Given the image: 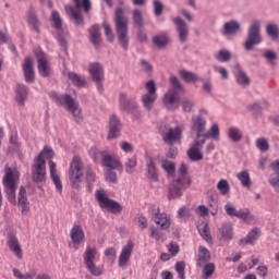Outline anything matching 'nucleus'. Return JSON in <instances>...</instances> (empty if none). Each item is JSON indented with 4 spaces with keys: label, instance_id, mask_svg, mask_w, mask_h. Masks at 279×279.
Returning <instances> with one entry per match:
<instances>
[{
    "label": "nucleus",
    "instance_id": "nucleus-41",
    "mask_svg": "<svg viewBox=\"0 0 279 279\" xmlns=\"http://www.w3.org/2000/svg\"><path fill=\"white\" fill-rule=\"evenodd\" d=\"M108 151L99 150L97 148L89 149V156L93 158L94 162H104L105 157L107 156Z\"/></svg>",
    "mask_w": 279,
    "mask_h": 279
},
{
    "label": "nucleus",
    "instance_id": "nucleus-19",
    "mask_svg": "<svg viewBox=\"0 0 279 279\" xmlns=\"http://www.w3.org/2000/svg\"><path fill=\"white\" fill-rule=\"evenodd\" d=\"M206 130V119L204 117H193L191 122V132L192 134H196L195 141H199L202 138L203 132Z\"/></svg>",
    "mask_w": 279,
    "mask_h": 279
},
{
    "label": "nucleus",
    "instance_id": "nucleus-33",
    "mask_svg": "<svg viewBox=\"0 0 279 279\" xmlns=\"http://www.w3.org/2000/svg\"><path fill=\"white\" fill-rule=\"evenodd\" d=\"M28 25L34 32L40 34V21H38V16L34 9H31L28 12Z\"/></svg>",
    "mask_w": 279,
    "mask_h": 279
},
{
    "label": "nucleus",
    "instance_id": "nucleus-50",
    "mask_svg": "<svg viewBox=\"0 0 279 279\" xmlns=\"http://www.w3.org/2000/svg\"><path fill=\"white\" fill-rule=\"evenodd\" d=\"M95 180H97V175H95V172L93 171V169L88 168L86 170V182H87V191L90 193L93 191V182H95Z\"/></svg>",
    "mask_w": 279,
    "mask_h": 279
},
{
    "label": "nucleus",
    "instance_id": "nucleus-62",
    "mask_svg": "<svg viewBox=\"0 0 279 279\" xmlns=\"http://www.w3.org/2000/svg\"><path fill=\"white\" fill-rule=\"evenodd\" d=\"M194 106L195 102H193V100L185 99L182 101L183 112H192Z\"/></svg>",
    "mask_w": 279,
    "mask_h": 279
},
{
    "label": "nucleus",
    "instance_id": "nucleus-40",
    "mask_svg": "<svg viewBox=\"0 0 279 279\" xmlns=\"http://www.w3.org/2000/svg\"><path fill=\"white\" fill-rule=\"evenodd\" d=\"M136 165H138L136 156L126 158V160L124 161L125 173L132 175V173H134V169H136Z\"/></svg>",
    "mask_w": 279,
    "mask_h": 279
},
{
    "label": "nucleus",
    "instance_id": "nucleus-36",
    "mask_svg": "<svg viewBox=\"0 0 279 279\" xmlns=\"http://www.w3.org/2000/svg\"><path fill=\"white\" fill-rule=\"evenodd\" d=\"M156 99H158V95L153 94H144L142 96V104L146 110H151L154 108V104H156Z\"/></svg>",
    "mask_w": 279,
    "mask_h": 279
},
{
    "label": "nucleus",
    "instance_id": "nucleus-16",
    "mask_svg": "<svg viewBox=\"0 0 279 279\" xmlns=\"http://www.w3.org/2000/svg\"><path fill=\"white\" fill-rule=\"evenodd\" d=\"M206 145V140H194L191 148L187 150V158L192 160V162H198V160H204V155L199 149Z\"/></svg>",
    "mask_w": 279,
    "mask_h": 279
},
{
    "label": "nucleus",
    "instance_id": "nucleus-12",
    "mask_svg": "<svg viewBox=\"0 0 279 279\" xmlns=\"http://www.w3.org/2000/svg\"><path fill=\"white\" fill-rule=\"evenodd\" d=\"M51 22L52 27H54L57 32V40L60 44V47L63 48L64 51H66V39L64 36L66 33H64V29H62V17L60 16V13L58 11H52L51 13Z\"/></svg>",
    "mask_w": 279,
    "mask_h": 279
},
{
    "label": "nucleus",
    "instance_id": "nucleus-9",
    "mask_svg": "<svg viewBox=\"0 0 279 279\" xmlns=\"http://www.w3.org/2000/svg\"><path fill=\"white\" fill-rule=\"evenodd\" d=\"M263 43V37L260 36V22H253L247 31V38L243 45L245 51H254L256 45Z\"/></svg>",
    "mask_w": 279,
    "mask_h": 279
},
{
    "label": "nucleus",
    "instance_id": "nucleus-48",
    "mask_svg": "<svg viewBox=\"0 0 279 279\" xmlns=\"http://www.w3.org/2000/svg\"><path fill=\"white\" fill-rule=\"evenodd\" d=\"M119 99H120V108L124 111L129 109L134 102L132 101V99H130V97H128V94L125 93H121L119 96Z\"/></svg>",
    "mask_w": 279,
    "mask_h": 279
},
{
    "label": "nucleus",
    "instance_id": "nucleus-24",
    "mask_svg": "<svg viewBox=\"0 0 279 279\" xmlns=\"http://www.w3.org/2000/svg\"><path fill=\"white\" fill-rule=\"evenodd\" d=\"M35 56H37L38 58L37 64H38L39 75H41V77H49V72H50L49 61L45 59L44 52H41L40 50H36Z\"/></svg>",
    "mask_w": 279,
    "mask_h": 279
},
{
    "label": "nucleus",
    "instance_id": "nucleus-31",
    "mask_svg": "<svg viewBox=\"0 0 279 279\" xmlns=\"http://www.w3.org/2000/svg\"><path fill=\"white\" fill-rule=\"evenodd\" d=\"M208 263H210V251L204 246H199L197 266L204 267Z\"/></svg>",
    "mask_w": 279,
    "mask_h": 279
},
{
    "label": "nucleus",
    "instance_id": "nucleus-54",
    "mask_svg": "<svg viewBox=\"0 0 279 279\" xmlns=\"http://www.w3.org/2000/svg\"><path fill=\"white\" fill-rule=\"evenodd\" d=\"M215 274V265L213 263H207L203 266V278L208 279Z\"/></svg>",
    "mask_w": 279,
    "mask_h": 279
},
{
    "label": "nucleus",
    "instance_id": "nucleus-58",
    "mask_svg": "<svg viewBox=\"0 0 279 279\" xmlns=\"http://www.w3.org/2000/svg\"><path fill=\"white\" fill-rule=\"evenodd\" d=\"M256 147L259 151H269V142H267V138L260 137L256 141Z\"/></svg>",
    "mask_w": 279,
    "mask_h": 279
},
{
    "label": "nucleus",
    "instance_id": "nucleus-32",
    "mask_svg": "<svg viewBox=\"0 0 279 279\" xmlns=\"http://www.w3.org/2000/svg\"><path fill=\"white\" fill-rule=\"evenodd\" d=\"M28 89L27 86L23 84H17V89H16V101L19 106H25V99H27L28 95Z\"/></svg>",
    "mask_w": 279,
    "mask_h": 279
},
{
    "label": "nucleus",
    "instance_id": "nucleus-35",
    "mask_svg": "<svg viewBox=\"0 0 279 279\" xmlns=\"http://www.w3.org/2000/svg\"><path fill=\"white\" fill-rule=\"evenodd\" d=\"M228 137L232 143H241L243 141V132L236 126H231L228 130Z\"/></svg>",
    "mask_w": 279,
    "mask_h": 279
},
{
    "label": "nucleus",
    "instance_id": "nucleus-63",
    "mask_svg": "<svg viewBox=\"0 0 279 279\" xmlns=\"http://www.w3.org/2000/svg\"><path fill=\"white\" fill-rule=\"evenodd\" d=\"M137 40L138 43H147V40H149V38H147V34L145 33V29L142 28H137Z\"/></svg>",
    "mask_w": 279,
    "mask_h": 279
},
{
    "label": "nucleus",
    "instance_id": "nucleus-5",
    "mask_svg": "<svg viewBox=\"0 0 279 279\" xmlns=\"http://www.w3.org/2000/svg\"><path fill=\"white\" fill-rule=\"evenodd\" d=\"M73 3L75 5H65V14L69 15V19L74 22L75 25H81V27H84V15H82V11L84 10L85 14H88L93 8V4L90 0H73Z\"/></svg>",
    "mask_w": 279,
    "mask_h": 279
},
{
    "label": "nucleus",
    "instance_id": "nucleus-55",
    "mask_svg": "<svg viewBox=\"0 0 279 279\" xmlns=\"http://www.w3.org/2000/svg\"><path fill=\"white\" fill-rule=\"evenodd\" d=\"M105 180L111 184H117V182H119V178L117 177V172H114V170H105Z\"/></svg>",
    "mask_w": 279,
    "mask_h": 279
},
{
    "label": "nucleus",
    "instance_id": "nucleus-4",
    "mask_svg": "<svg viewBox=\"0 0 279 279\" xmlns=\"http://www.w3.org/2000/svg\"><path fill=\"white\" fill-rule=\"evenodd\" d=\"M114 25L118 41L121 45L122 49H124V51H128V47L130 45V37H128V25H130V20H128V16H125V13L121 8L116 10Z\"/></svg>",
    "mask_w": 279,
    "mask_h": 279
},
{
    "label": "nucleus",
    "instance_id": "nucleus-8",
    "mask_svg": "<svg viewBox=\"0 0 279 279\" xmlns=\"http://www.w3.org/2000/svg\"><path fill=\"white\" fill-rule=\"evenodd\" d=\"M56 101L60 104V106H63L65 110H68V112L72 113V117L74 118L76 123H80V121H82V108H80V102L75 101V99L72 98L71 95H57Z\"/></svg>",
    "mask_w": 279,
    "mask_h": 279
},
{
    "label": "nucleus",
    "instance_id": "nucleus-17",
    "mask_svg": "<svg viewBox=\"0 0 279 279\" xmlns=\"http://www.w3.org/2000/svg\"><path fill=\"white\" fill-rule=\"evenodd\" d=\"M89 75L98 88H104V66L99 62L89 64Z\"/></svg>",
    "mask_w": 279,
    "mask_h": 279
},
{
    "label": "nucleus",
    "instance_id": "nucleus-53",
    "mask_svg": "<svg viewBox=\"0 0 279 279\" xmlns=\"http://www.w3.org/2000/svg\"><path fill=\"white\" fill-rule=\"evenodd\" d=\"M217 189L221 195H228L230 193V183H228V180L222 179L218 182Z\"/></svg>",
    "mask_w": 279,
    "mask_h": 279
},
{
    "label": "nucleus",
    "instance_id": "nucleus-52",
    "mask_svg": "<svg viewBox=\"0 0 279 279\" xmlns=\"http://www.w3.org/2000/svg\"><path fill=\"white\" fill-rule=\"evenodd\" d=\"M161 167L168 175H175V163L173 161L165 160Z\"/></svg>",
    "mask_w": 279,
    "mask_h": 279
},
{
    "label": "nucleus",
    "instance_id": "nucleus-38",
    "mask_svg": "<svg viewBox=\"0 0 279 279\" xmlns=\"http://www.w3.org/2000/svg\"><path fill=\"white\" fill-rule=\"evenodd\" d=\"M133 25L137 29L145 27V20L143 19V11H141L140 9L133 10Z\"/></svg>",
    "mask_w": 279,
    "mask_h": 279
},
{
    "label": "nucleus",
    "instance_id": "nucleus-20",
    "mask_svg": "<svg viewBox=\"0 0 279 279\" xmlns=\"http://www.w3.org/2000/svg\"><path fill=\"white\" fill-rule=\"evenodd\" d=\"M121 134V120L113 114L109 118V132L107 135L108 141H114V138H119Z\"/></svg>",
    "mask_w": 279,
    "mask_h": 279
},
{
    "label": "nucleus",
    "instance_id": "nucleus-39",
    "mask_svg": "<svg viewBox=\"0 0 279 279\" xmlns=\"http://www.w3.org/2000/svg\"><path fill=\"white\" fill-rule=\"evenodd\" d=\"M153 44L158 49H165L169 45V36L167 35H156L153 37Z\"/></svg>",
    "mask_w": 279,
    "mask_h": 279
},
{
    "label": "nucleus",
    "instance_id": "nucleus-25",
    "mask_svg": "<svg viewBox=\"0 0 279 279\" xmlns=\"http://www.w3.org/2000/svg\"><path fill=\"white\" fill-rule=\"evenodd\" d=\"M241 32V23L236 20H231L223 24L221 34L222 36H234Z\"/></svg>",
    "mask_w": 279,
    "mask_h": 279
},
{
    "label": "nucleus",
    "instance_id": "nucleus-3",
    "mask_svg": "<svg viewBox=\"0 0 279 279\" xmlns=\"http://www.w3.org/2000/svg\"><path fill=\"white\" fill-rule=\"evenodd\" d=\"M169 82L172 87L163 95L162 101L165 108L173 112L180 108V93H184V86L175 75H170Z\"/></svg>",
    "mask_w": 279,
    "mask_h": 279
},
{
    "label": "nucleus",
    "instance_id": "nucleus-44",
    "mask_svg": "<svg viewBox=\"0 0 279 279\" xmlns=\"http://www.w3.org/2000/svg\"><path fill=\"white\" fill-rule=\"evenodd\" d=\"M266 34L272 40H278L279 38V27L277 24H268L266 26Z\"/></svg>",
    "mask_w": 279,
    "mask_h": 279
},
{
    "label": "nucleus",
    "instance_id": "nucleus-27",
    "mask_svg": "<svg viewBox=\"0 0 279 279\" xmlns=\"http://www.w3.org/2000/svg\"><path fill=\"white\" fill-rule=\"evenodd\" d=\"M153 221L160 227L161 230H167L171 226V219L167 214H160V211L155 213L153 216Z\"/></svg>",
    "mask_w": 279,
    "mask_h": 279
},
{
    "label": "nucleus",
    "instance_id": "nucleus-43",
    "mask_svg": "<svg viewBox=\"0 0 279 279\" xmlns=\"http://www.w3.org/2000/svg\"><path fill=\"white\" fill-rule=\"evenodd\" d=\"M236 178L241 182L242 186H252V179L250 178V172H247L246 170H243L240 173H238Z\"/></svg>",
    "mask_w": 279,
    "mask_h": 279
},
{
    "label": "nucleus",
    "instance_id": "nucleus-64",
    "mask_svg": "<svg viewBox=\"0 0 279 279\" xmlns=\"http://www.w3.org/2000/svg\"><path fill=\"white\" fill-rule=\"evenodd\" d=\"M145 88L147 90V95H157L156 94V82L148 81L145 85Z\"/></svg>",
    "mask_w": 279,
    "mask_h": 279
},
{
    "label": "nucleus",
    "instance_id": "nucleus-22",
    "mask_svg": "<svg viewBox=\"0 0 279 279\" xmlns=\"http://www.w3.org/2000/svg\"><path fill=\"white\" fill-rule=\"evenodd\" d=\"M102 167H105L106 170H116V171H123V163L121 160L117 158L114 155H110L107 153V156L102 160Z\"/></svg>",
    "mask_w": 279,
    "mask_h": 279
},
{
    "label": "nucleus",
    "instance_id": "nucleus-46",
    "mask_svg": "<svg viewBox=\"0 0 279 279\" xmlns=\"http://www.w3.org/2000/svg\"><path fill=\"white\" fill-rule=\"evenodd\" d=\"M260 236V229H258V227L253 228L246 235L247 239V243L250 245H254L255 241H258Z\"/></svg>",
    "mask_w": 279,
    "mask_h": 279
},
{
    "label": "nucleus",
    "instance_id": "nucleus-56",
    "mask_svg": "<svg viewBox=\"0 0 279 279\" xmlns=\"http://www.w3.org/2000/svg\"><path fill=\"white\" fill-rule=\"evenodd\" d=\"M102 27L105 29V36L107 37V40L109 43H114V34L112 33V27H110V24H108V22H104Z\"/></svg>",
    "mask_w": 279,
    "mask_h": 279
},
{
    "label": "nucleus",
    "instance_id": "nucleus-7",
    "mask_svg": "<svg viewBox=\"0 0 279 279\" xmlns=\"http://www.w3.org/2000/svg\"><path fill=\"white\" fill-rule=\"evenodd\" d=\"M84 175V162L80 156H74L69 168V180L72 189H80Z\"/></svg>",
    "mask_w": 279,
    "mask_h": 279
},
{
    "label": "nucleus",
    "instance_id": "nucleus-14",
    "mask_svg": "<svg viewBox=\"0 0 279 279\" xmlns=\"http://www.w3.org/2000/svg\"><path fill=\"white\" fill-rule=\"evenodd\" d=\"M226 214L229 217H236L246 223H252L254 221V216L250 213V209H240L236 211V208L230 204L225 205Z\"/></svg>",
    "mask_w": 279,
    "mask_h": 279
},
{
    "label": "nucleus",
    "instance_id": "nucleus-59",
    "mask_svg": "<svg viewBox=\"0 0 279 279\" xmlns=\"http://www.w3.org/2000/svg\"><path fill=\"white\" fill-rule=\"evenodd\" d=\"M13 276L17 279H34L36 278V272H29V274H22L21 270L14 268L13 269Z\"/></svg>",
    "mask_w": 279,
    "mask_h": 279
},
{
    "label": "nucleus",
    "instance_id": "nucleus-51",
    "mask_svg": "<svg viewBox=\"0 0 279 279\" xmlns=\"http://www.w3.org/2000/svg\"><path fill=\"white\" fill-rule=\"evenodd\" d=\"M198 232L205 241H213V238L210 236V227L208 223H203V227L198 228Z\"/></svg>",
    "mask_w": 279,
    "mask_h": 279
},
{
    "label": "nucleus",
    "instance_id": "nucleus-10",
    "mask_svg": "<svg viewBox=\"0 0 279 279\" xmlns=\"http://www.w3.org/2000/svg\"><path fill=\"white\" fill-rule=\"evenodd\" d=\"M189 186H191V178L174 179L169 186L168 199H180Z\"/></svg>",
    "mask_w": 279,
    "mask_h": 279
},
{
    "label": "nucleus",
    "instance_id": "nucleus-57",
    "mask_svg": "<svg viewBox=\"0 0 279 279\" xmlns=\"http://www.w3.org/2000/svg\"><path fill=\"white\" fill-rule=\"evenodd\" d=\"M153 5L155 16H162V12H165V4H162L160 0H154Z\"/></svg>",
    "mask_w": 279,
    "mask_h": 279
},
{
    "label": "nucleus",
    "instance_id": "nucleus-15",
    "mask_svg": "<svg viewBox=\"0 0 279 279\" xmlns=\"http://www.w3.org/2000/svg\"><path fill=\"white\" fill-rule=\"evenodd\" d=\"M172 23H174L175 25L179 41L182 45H184V43L189 40V34H190L189 24H186V22L180 16L174 17L172 20Z\"/></svg>",
    "mask_w": 279,
    "mask_h": 279
},
{
    "label": "nucleus",
    "instance_id": "nucleus-13",
    "mask_svg": "<svg viewBox=\"0 0 279 279\" xmlns=\"http://www.w3.org/2000/svg\"><path fill=\"white\" fill-rule=\"evenodd\" d=\"M70 239L72 242L69 244V247L77 252V250H80V245H82V243L86 241V234L84 233V229L82 228V226L75 225L71 229Z\"/></svg>",
    "mask_w": 279,
    "mask_h": 279
},
{
    "label": "nucleus",
    "instance_id": "nucleus-34",
    "mask_svg": "<svg viewBox=\"0 0 279 279\" xmlns=\"http://www.w3.org/2000/svg\"><path fill=\"white\" fill-rule=\"evenodd\" d=\"M219 234L221 235V241H232V225L228 222L223 223L219 228Z\"/></svg>",
    "mask_w": 279,
    "mask_h": 279
},
{
    "label": "nucleus",
    "instance_id": "nucleus-60",
    "mask_svg": "<svg viewBox=\"0 0 279 279\" xmlns=\"http://www.w3.org/2000/svg\"><path fill=\"white\" fill-rule=\"evenodd\" d=\"M264 58L267 60L268 64H276V60H278V54L272 50H266L264 53Z\"/></svg>",
    "mask_w": 279,
    "mask_h": 279
},
{
    "label": "nucleus",
    "instance_id": "nucleus-21",
    "mask_svg": "<svg viewBox=\"0 0 279 279\" xmlns=\"http://www.w3.org/2000/svg\"><path fill=\"white\" fill-rule=\"evenodd\" d=\"M8 247L12 254L19 259L23 260V248L21 247V243L19 242V238L14 234H9L8 235Z\"/></svg>",
    "mask_w": 279,
    "mask_h": 279
},
{
    "label": "nucleus",
    "instance_id": "nucleus-61",
    "mask_svg": "<svg viewBox=\"0 0 279 279\" xmlns=\"http://www.w3.org/2000/svg\"><path fill=\"white\" fill-rule=\"evenodd\" d=\"M105 256H106L107 260L114 262L116 258H117V248H114V247H108V248L105 251Z\"/></svg>",
    "mask_w": 279,
    "mask_h": 279
},
{
    "label": "nucleus",
    "instance_id": "nucleus-26",
    "mask_svg": "<svg viewBox=\"0 0 279 279\" xmlns=\"http://www.w3.org/2000/svg\"><path fill=\"white\" fill-rule=\"evenodd\" d=\"M88 34L92 45H94L95 49H99L101 46V28H99L98 24H94L88 28Z\"/></svg>",
    "mask_w": 279,
    "mask_h": 279
},
{
    "label": "nucleus",
    "instance_id": "nucleus-1",
    "mask_svg": "<svg viewBox=\"0 0 279 279\" xmlns=\"http://www.w3.org/2000/svg\"><path fill=\"white\" fill-rule=\"evenodd\" d=\"M2 184L4 186V193L7 194V199L13 206L19 205L22 208V214L29 211V201L27 199V190L25 186H21L17 201H16V187L19 186V173L11 170V168H7L4 172V177L2 179Z\"/></svg>",
    "mask_w": 279,
    "mask_h": 279
},
{
    "label": "nucleus",
    "instance_id": "nucleus-23",
    "mask_svg": "<svg viewBox=\"0 0 279 279\" xmlns=\"http://www.w3.org/2000/svg\"><path fill=\"white\" fill-rule=\"evenodd\" d=\"M22 69H23L25 82H27V84H34V80H36V76L34 74V61L32 60V58L26 57L24 59Z\"/></svg>",
    "mask_w": 279,
    "mask_h": 279
},
{
    "label": "nucleus",
    "instance_id": "nucleus-45",
    "mask_svg": "<svg viewBox=\"0 0 279 279\" xmlns=\"http://www.w3.org/2000/svg\"><path fill=\"white\" fill-rule=\"evenodd\" d=\"M215 58L218 62H230L232 60V53H230V50L221 49L215 54Z\"/></svg>",
    "mask_w": 279,
    "mask_h": 279
},
{
    "label": "nucleus",
    "instance_id": "nucleus-18",
    "mask_svg": "<svg viewBox=\"0 0 279 279\" xmlns=\"http://www.w3.org/2000/svg\"><path fill=\"white\" fill-rule=\"evenodd\" d=\"M182 132H184V125H179L173 129H169L168 132L162 135V138L167 145H173V143L182 141Z\"/></svg>",
    "mask_w": 279,
    "mask_h": 279
},
{
    "label": "nucleus",
    "instance_id": "nucleus-49",
    "mask_svg": "<svg viewBox=\"0 0 279 279\" xmlns=\"http://www.w3.org/2000/svg\"><path fill=\"white\" fill-rule=\"evenodd\" d=\"M128 114L132 116L133 121H138L141 119V111H138V105L136 102H132V105L125 110Z\"/></svg>",
    "mask_w": 279,
    "mask_h": 279
},
{
    "label": "nucleus",
    "instance_id": "nucleus-29",
    "mask_svg": "<svg viewBox=\"0 0 279 279\" xmlns=\"http://www.w3.org/2000/svg\"><path fill=\"white\" fill-rule=\"evenodd\" d=\"M133 245L129 242L123 248L119 257L120 267H125L128 265V260H130V256H132Z\"/></svg>",
    "mask_w": 279,
    "mask_h": 279
},
{
    "label": "nucleus",
    "instance_id": "nucleus-28",
    "mask_svg": "<svg viewBox=\"0 0 279 279\" xmlns=\"http://www.w3.org/2000/svg\"><path fill=\"white\" fill-rule=\"evenodd\" d=\"M56 162L53 160L49 161V169H50V178L59 193H62V181H60V177L58 175V170L56 168Z\"/></svg>",
    "mask_w": 279,
    "mask_h": 279
},
{
    "label": "nucleus",
    "instance_id": "nucleus-2",
    "mask_svg": "<svg viewBox=\"0 0 279 279\" xmlns=\"http://www.w3.org/2000/svg\"><path fill=\"white\" fill-rule=\"evenodd\" d=\"M54 156L53 149L44 147V149L36 156L31 166V178L34 184L38 187L45 186L47 182V161L51 160Z\"/></svg>",
    "mask_w": 279,
    "mask_h": 279
},
{
    "label": "nucleus",
    "instance_id": "nucleus-37",
    "mask_svg": "<svg viewBox=\"0 0 279 279\" xmlns=\"http://www.w3.org/2000/svg\"><path fill=\"white\" fill-rule=\"evenodd\" d=\"M69 80L74 84V86H77V88H82L86 86V77L81 76L80 74H76L75 72H70L68 74Z\"/></svg>",
    "mask_w": 279,
    "mask_h": 279
},
{
    "label": "nucleus",
    "instance_id": "nucleus-6",
    "mask_svg": "<svg viewBox=\"0 0 279 279\" xmlns=\"http://www.w3.org/2000/svg\"><path fill=\"white\" fill-rule=\"evenodd\" d=\"M96 199L99 204V207L111 213L112 215H119L123 211V205L121 203L108 197V194L105 190L96 191Z\"/></svg>",
    "mask_w": 279,
    "mask_h": 279
},
{
    "label": "nucleus",
    "instance_id": "nucleus-30",
    "mask_svg": "<svg viewBox=\"0 0 279 279\" xmlns=\"http://www.w3.org/2000/svg\"><path fill=\"white\" fill-rule=\"evenodd\" d=\"M147 167V178L153 180V182H158V170L156 169V163L151 157L146 159Z\"/></svg>",
    "mask_w": 279,
    "mask_h": 279
},
{
    "label": "nucleus",
    "instance_id": "nucleus-11",
    "mask_svg": "<svg viewBox=\"0 0 279 279\" xmlns=\"http://www.w3.org/2000/svg\"><path fill=\"white\" fill-rule=\"evenodd\" d=\"M97 256V248L88 246L84 253V263L86 265V269L89 271L92 276L99 277L104 271L101 268L95 265V258Z\"/></svg>",
    "mask_w": 279,
    "mask_h": 279
},
{
    "label": "nucleus",
    "instance_id": "nucleus-42",
    "mask_svg": "<svg viewBox=\"0 0 279 279\" xmlns=\"http://www.w3.org/2000/svg\"><path fill=\"white\" fill-rule=\"evenodd\" d=\"M179 75L180 77H182L184 82H187V83L199 82V76L197 74L193 72H189L186 70H180Z\"/></svg>",
    "mask_w": 279,
    "mask_h": 279
},
{
    "label": "nucleus",
    "instance_id": "nucleus-47",
    "mask_svg": "<svg viewBox=\"0 0 279 279\" xmlns=\"http://www.w3.org/2000/svg\"><path fill=\"white\" fill-rule=\"evenodd\" d=\"M235 80L240 86H250V76L242 70H239Z\"/></svg>",
    "mask_w": 279,
    "mask_h": 279
}]
</instances>
